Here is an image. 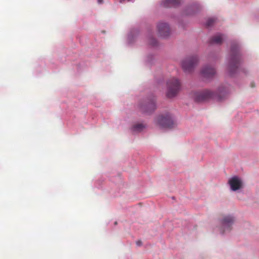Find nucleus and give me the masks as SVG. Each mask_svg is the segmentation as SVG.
Instances as JSON below:
<instances>
[{"instance_id":"obj_1","label":"nucleus","mask_w":259,"mask_h":259,"mask_svg":"<svg viewBox=\"0 0 259 259\" xmlns=\"http://www.w3.org/2000/svg\"><path fill=\"white\" fill-rule=\"evenodd\" d=\"M241 62V57L238 45H232L231 48V57L228 66L229 74L233 76L238 70Z\"/></svg>"},{"instance_id":"obj_2","label":"nucleus","mask_w":259,"mask_h":259,"mask_svg":"<svg viewBox=\"0 0 259 259\" xmlns=\"http://www.w3.org/2000/svg\"><path fill=\"white\" fill-rule=\"evenodd\" d=\"M218 92L219 93L217 95L208 90L198 92L194 94V99L197 102H202L217 97L219 100H221L223 99L222 94L224 96L227 94V92L224 88L219 89Z\"/></svg>"},{"instance_id":"obj_3","label":"nucleus","mask_w":259,"mask_h":259,"mask_svg":"<svg viewBox=\"0 0 259 259\" xmlns=\"http://www.w3.org/2000/svg\"><path fill=\"white\" fill-rule=\"evenodd\" d=\"M155 122L161 128H172L176 125L172 116L168 113L158 115L155 118Z\"/></svg>"},{"instance_id":"obj_4","label":"nucleus","mask_w":259,"mask_h":259,"mask_svg":"<svg viewBox=\"0 0 259 259\" xmlns=\"http://www.w3.org/2000/svg\"><path fill=\"white\" fill-rule=\"evenodd\" d=\"M167 96L168 98H172L178 93L180 89L181 84L178 79L172 78L167 81Z\"/></svg>"},{"instance_id":"obj_5","label":"nucleus","mask_w":259,"mask_h":259,"mask_svg":"<svg viewBox=\"0 0 259 259\" xmlns=\"http://www.w3.org/2000/svg\"><path fill=\"white\" fill-rule=\"evenodd\" d=\"M198 62L197 56L189 57L182 61V67L185 72H190L194 69Z\"/></svg>"},{"instance_id":"obj_6","label":"nucleus","mask_w":259,"mask_h":259,"mask_svg":"<svg viewBox=\"0 0 259 259\" xmlns=\"http://www.w3.org/2000/svg\"><path fill=\"white\" fill-rule=\"evenodd\" d=\"M139 107L143 113H151L156 108L155 100L154 98L148 99L144 103H140Z\"/></svg>"},{"instance_id":"obj_7","label":"nucleus","mask_w":259,"mask_h":259,"mask_svg":"<svg viewBox=\"0 0 259 259\" xmlns=\"http://www.w3.org/2000/svg\"><path fill=\"white\" fill-rule=\"evenodd\" d=\"M158 34L162 37H166L170 34L169 26L166 23L159 22L157 24Z\"/></svg>"},{"instance_id":"obj_8","label":"nucleus","mask_w":259,"mask_h":259,"mask_svg":"<svg viewBox=\"0 0 259 259\" xmlns=\"http://www.w3.org/2000/svg\"><path fill=\"white\" fill-rule=\"evenodd\" d=\"M216 73L214 67L209 65H206L203 67L201 71V74L203 78L208 79L214 76Z\"/></svg>"},{"instance_id":"obj_9","label":"nucleus","mask_w":259,"mask_h":259,"mask_svg":"<svg viewBox=\"0 0 259 259\" xmlns=\"http://www.w3.org/2000/svg\"><path fill=\"white\" fill-rule=\"evenodd\" d=\"M228 183L230 186L231 190L234 191L241 189L242 187V181L237 176H235L230 179Z\"/></svg>"},{"instance_id":"obj_10","label":"nucleus","mask_w":259,"mask_h":259,"mask_svg":"<svg viewBox=\"0 0 259 259\" xmlns=\"http://www.w3.org/2000/svg\"><path fill=\"white\" fill-rule=\"evenodd\" d=\"M234 222V219L231 215L225 216L222 221L223 227L226 230H230L231 226Z\"/></svg>"},{"instance_id":"obj_11","label":"nucleus","mask_w":259,"mask_h":259,"mask_svg":"<svg viewBox=\"0 0 259 259\" xmlns=\"http://www.w3.org/2000/svg\"><path fill=\"white\" fill-rule=\"evenodd\" d=\"M181 3L180 0H164L162 1L161 5L164 7H176Z\"/></svg>"},{"instance_id":"obj_12","label":"nucleus","mask_w":259,"mask_h":259,"mask_svg":"<svg viewBox=\"0 0 259 259\" xmlns=\"http://www.w3.org/2000/svg\"><path fill=\"white\" fill-rule=\"evenodd\" d=\"M223 40V35L221 34H218L212 36L210 40V43L211 44H215L220 45L222 43Z\"/></svg>"},{"instance_id":"obj_13","label":"nucleus","mask_w":259,"mask_h":259,"mask_svg":"<svg viewBox=\"0 0 259 259\" xmlns=\"http://www.w3.org/2000/svg\"><path fill=\"white\" fill-rule=\"evenodd\" d=\"M145 128V126L141 123L137 124L133 126V131L134 132L142 131Z\"/></svg>"},{"instance_id":"obj_14","label":"nucleus","mask_w":259,"mask_h":259,"mask_svg":"<svg viewBox=\"0 0 259 259\" xmlns=\"http://www.w3.org/2000/svg\"><path fill=\"white\" fill-rule=\"evenodd\" d=\"M214 19L213 18H210L208 19L206 22V25L208 27L211 26L214 22Z\"/></svg>"},{"instance_id":"obj_15","label":"nucleus","mask_w":259,"mask_h":259,"mask_svg":"<svg viewBox=\"0 0 259 259\" xmlns=\"http://www.w3.org/2000/svg\"><path fill=\"white\" fill-rule=\"evenodd\" d=\"M149 44L153 46H155L157 44V41L154 38H151L149 41Z\"/></svg>"},{"instance_id":"obj_16","label":"nucleus","mask_w":259,"mask_h":259,"mask_svg":"<svg viewBox=\"0 0 259 259\" xmlns=\"http://www.w3.org/2000/svg\"><path fill=\"white\" fill-rule=\"evenodd\" d=\"M136 244L138 246H141L142 245V241L140 240L137 241Z\"/></svg>"},{"instance_id":"obj_17","label":"nucleus","mask_w":259,"mask_h":259,"mask_svg":"<svg viewBox=\"0 0 259 259\" xmlns=\"http://www.w3.org/2000/svg\"><path fill=\"white\" fill-rule=\"evenodd\" d=\"M103 2V0H98V2L99 4H101Z\"/></svg>"},{"instance_id":"obj_18","label":"nucleus","mask_w":259,"mask_h":259,"mask_svg":"<svg viewBox=\"0 0 259 259\" xmlns=\"http://www.w3.org/2000/svg\"><path fill=\"white\" fill-rule=\"evenodd\" d=\"M254 86H255V85H254V83H251V87L252 88H253V87H254Z\"/></svg>"},{"instance_id":"obj_19","label":"nucleus","mask_w":259,"mask_h":259,"mask_svg":"<svg viewBox=\"0 0 259 259\" xmlns=\"http://www.w3.org/2000/svg\"><path fill=\"white\" fill-rule=\"evenodd\" d=\"M125 0H119V2H120V3H122ZM127 1H129L130 0H127Z\"/></svg>"}]
</instances>
